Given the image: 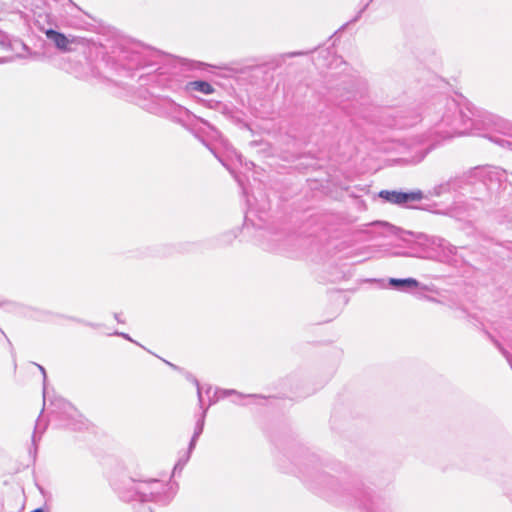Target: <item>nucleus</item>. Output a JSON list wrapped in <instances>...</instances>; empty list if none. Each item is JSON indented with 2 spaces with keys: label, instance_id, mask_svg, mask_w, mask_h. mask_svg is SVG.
<instances>
[{
  "label": "nucleus",
  "instance_id": "obj_1",
  "mask_svg": "<svg viewBox=\"0 0 512 512\" xmlns=\"http://www.w3.org/2000/svg\"><path fill=\"white\" fill-rule=\"evenodd\" d=\"M475 113L468 104L454 98H440L423 118L428 134H413L401 142L403 160L410 164L420 163L441 140L462 135H477Z\"/></svg>",
  "mask_w": 512,
  "mask_h": 512
},
{
  "label": "nucleus",
  "instance_id": "obj_2",
  "mask_svg": "<svg viewBox=\"0 0 512 512\" xmlns=\"http://www.w3.org/2000/svg\"><path fill=\"white\" fill-rule=\"evenodd\" d=\"M505 177V171L498 167L485 166L474 168L467 177V180L469 183L479 181L488 191H493L500 187Z\"/></svg>",
  "mask_w": 512,
  "mask_h": 512
},
{
  "label": "nucleus",
  "instance_id": "obj_3",
  "mask_svg": "<svg viewBox=\"0 0 512 512\" xmlns=\"http://www.w3.org/2000/svg\"><path fill=\"white\" fill-rule=\"evenodd\" d=\"M131 489L134 494L129 499H138L142 502L155 501L164 489V485L158 480L132 482ZM128 500V498H126Z\"/></svg>",
  "mask_w": 512,
  "mask_h": 512
},
{
  "label": "nucleus",
  "instance_id": "obj_4",
  "mask_svg": "<svg viewBox=\"0 0 512 512\" xmlns=\"http://www.w3.org/2000/svg\"><path fill=\"white\" fill-rule=\"evenodd\" d=\"M171 111H167L171 119L182 126L188 128L194 125L195 121H199L207 126H209L208 122L202 118H199L192 114L188 109L175 104L174 102H169Z\"/></svg>",
  "mask_w": 512,
  "mask_h": 512
},
{
  "label": "nucleus",
  "instance_id": "obj_5",
  "mask_svg": "<svg viewBox=\"0 0 512 512\" xmlns=\"http://www.w3.org/2000/svg\"><path fill=\"white\" fill-rule=\"evenodd\" d=\"M379 197L392 204L403 205L410 201H419L423 199V193L420 190L412 192L382 190L379 193Z\"/></svg>",
  "mask_w": 512,
  "mask_h": 512
},
{
  "label": "nucleus",
  "instance_id": "obj_6",
  "mask_svg": "<svg viewBox=\"0 0 512 512\" xmlns=\"http://www.w3.org/2000/svg\"><path fill=\"white\" fill-rule=\"evenodd\" d=\"M59 405L62 408V412H55L52 413L55 414L56 417H58L60 420H62L64 423V426L67 428H70L72 430H80L84 423L77 419L79 416L77 411L69 404L62 400L58 401Z\"/></svg>",
  "mask_w": 512,
  "mask_h": 512
},
{
  "label": "nucleus",
  "instance_id": "obj_7",
  "mask_svg": "<svg viewBox=\"0 0 512 512\" xmlns=\"http://www.w3.org/2000/svg\"><path fill=\"white\" fill-rule=\"evenodd\" d=\"M191 381L195 384V386L197 388L199 407L202 409V413L196 422V426H195L194 433H193L194 438H199L204 429L205 417H206L208 407H206V408L203 407L202 388L200 386L199 381L195 377H191Z\"/></svg>",
  "mask_w": 512,
  "mask_h": 512
},
{
  "label": "nucleus",
  "instance_id": "obj_8",
  "mask_svg": "<svg viewBox=\"0 0 512 512\" xmlns=\"http://www.w3.org/2000/svg\"><path fill=\"white\" fill-rule=\"evenodd\" d=\"M45 35L48 40L54 43V45L61 51H71L70 44L74 43V39H69L63 33H60L53 29L45 31Z\"/></svg>",
  "mask_w": 512,
  "mask_h": 512
},
{
  "label": "nucleus",
  "instance_id": "obj_9",
  "mask_svg": "<svg viewBox=\"0 0 512 512\" xmlns=\"http://www.w3.org/2000/svg\"><path fill=\"white\" fill-rule=\"evenodd\" d=\"M465 183L464 178H454L449 181L442 183L434 188V195L441 196L445 193H449L452 191H457L463 189V184Z\"/></svg>",
  "mask_w": 512,
  "mask_h": 512
},
{
  "label": "nucleus",
  "instance_id": "obj_10",
  "mask_svg": "<svg viewBox=\"0 0 512 512\" xmlns=\"http://www.w3.org/2000/svg\"><path fill=\"white\" fill-rule=\"evenodd\" d=\"M389 285L398 291L408 292L411 289L418 288L420 283L414 278H390Z\"/></svg>",
  "mask_w": 512,
  "mask_h": 512
},
{
  "label": "nucleus",
  "instance_id": "obj_11",
  "mask_svg": "<svg viewBox=\"0 0 512 512\" xmlns=\"http://www.w3.org/2000/svg\"><path fill=\"white\" fill-rule=\"evenodd\" d=\"M231 395H235L238 399L248 398V397L249 398L256 397V395H252V394H249V395L241 394L233 389H218L217 388V389H214V391H213V398L210 399V403H208V407L215 404L219 400L229 397Z\"/></svg>",
  "mask_w": 512,
  "mask_h": 512
},
{
  "label": "nucleus",
  "instance_id": "obj_12",
  "mask_svg": "<svg viewBox=\"0 0 512 512\" xmlns=\"http://www.w3.org/2000/svg\"><path fill=\"white\" fill-rule=\"evenodd\" d=\"M186 87L190 91H197L204 95H210L214 92L213 86L209 82L204 80L188 82Z\"/></svg>",
  "mask_w": 512,
  "mask_h": 512
},
{
  "label": "nucleus",
  "instance_id": "obj_13",
  "mask_svg": "<svg viewBox=\"0 0 512 512\" xmlns=\"http://www.w3.org/2000/svg\"><path fill=\"white\" fill-rule=\"evenodd\" d=\"M499 129L503 134L512 137V123L501 120Z\"/></svg>",
  "mask_w": 512,
  "mask_h": 512
},
{
  "label": "nucleus",
  "instance_id": "obj_14",
  "mask_svg": "<svg viewBox=\"0 0 512 512\" xmlns=\"http://www.w3.org/2000/svg\"><path fill=\"white\" fill-rule=\"evenodd\" d=\"M319 477L321 484H324L325 486L334 488L336 485V480L328 475H320Z\"/></svg>",
  "mask_w": 512,
  "mask_h": 512
},
{
  "label": "nucleus",
  "instance_id": "obj_15",
  "mask_svg": "<svg viewBox=\"0 0 512 512\" xmlns=\"http://www.w3.org/2000/svg\"><path fill=\"white\" fill-rule=\"evenodd\" d=\"M197 440H198V438H194V436H192L190 443H189L188 451L185 454V462H188V460L190 459V455L196 446Z\"/></svg>",
  "mask_w": 512,
  "mask_h": 512
},
{
  "label": "nucleus",
  "instance_id": "obj_16",
  "mask_svg": "<svg viewBox=\"0 0 512 512\" xmlns=\"http://www.w3.org/2000/svg\"><path fill=\"white\" fill-rule=\"evenodd\" d=\"M37 367L43 375V398L45 400L46 399V371H45V368L39 364H37Z\"/></svg>",
  "mask_w": 512,
  "mask_h": 512
},
{
  "label": "nucleus",
  "instance_id": "obj_17",
  "mask_svg": "<svg viewBox=\"0 0 512 512\" xmlns=\"http://www.w3.org/2000/svg\"><path fill=\"white\" fill-rule=\"evenodd\" d=\"M495 142L499 144L500 146L506 147L510 150H512V142L506 139H496Z\"/></svg>",
  "mask_w": 512,
  "mask_h": 512
},
{
  "label": "nucleus",
  "instance_id": "obj_18",
  "mask_svg": "<svg viewBox=\"0 0 512 512\" xmlns=\"http://www.w3.org/2000/svg\"><path fill=\"white\" fill-rule=\"evenodd\" d=\"M187 462H185V456L181 457L178 462L176 463L175 467H174V470H177V469H182L184 467V465L186 464Z\"/></svg>",
  "mask_w": 512,
  "mask_h": 512
},
{
  "label": "nucleus",
  "instance_id": "obj_19",
  "mask_svg": "<svg viewBox=\"0 0 512 512\" xmlns=\"http://www.w3.org/2000/svg\"><path fill=\"white\" fill-rule=\"evenodd\" d=\"M371 1H372V0H369V1H368V2L363 6V8L358 12V14L356 15V17L354 18V20H353V21H357V20L361 17L362 13H363V12L365 11V9L368 7V5H369V3H370Z\"/></svg>",
  "mask_w": 512,
  "mask_h": 512
},
{
  "label": "nucleus",
  "instance_id": "obj_20",
  "mask_svg": "<svg viewBox=\"0 0 512 512\" xmlns=\"http://www.w3.org/2000/svg\"><path fill=\"white\" fill-rule=\"evenodd\" d=\"M115 335L121 336V337H123L124 339H126V340H128V341H131V342H134V343H135V341H134V340H133V339H132L128 334H126V333L116 332V333H115Z\"/></svg>",
  "mask_w": 512,
  "mask_h": 512
},
{
  "label": "nucleus",
  "instance_id": "obj_21",
  "mask_svg": "<svg viewBox=\"0 0 512 512\" xmlns=\"http://www.w3.org/2000/svg\"><path fill=\"white\" fill-rule=\"evenodd\" d=\"M213 391L214 389L211 386H208L205 390V393L208 396L209 400L213 398Z\"/></svg>",
  "mask_w": 512,
  "mask_h": 512
},
{
  "label": "nucleus",
  "instance_id": "obj_22",
  "mask_svg": "<svg viewBox=\"0 0 512 512\" xmlns=\"http://www.w3.org/2000/svg\"><path fill=\"white\" fill-rule=\"evenodd\" d=\"M38 427H39V424L37 423L36 426H35L33 437H32V442H33L34 445L36 443V434L38 432Z\"/></svg>",
  "mask_w": 512,
  "mask_h": 512
},
{
  "label": "nucleus",
  "instance_id": "obj_23",
  "mask_svg": "<svg viewBox=\"0 0 512 512\" xmlns=\"http://www.w3.org/2000/svg\"><path fill=\"white\" fill-rule=\"evenodd\" d=\"M0 306H4V307H12V306H13V303H12V302H9V301H3V302H0Z\"/></svg>",
  "mask_w": 512,
  "mask_h": 512
},
{
  "label": "nucleus",
  "instance_id": "obj_24",
  "mask_svg": "<svg viewBox=\"0 0 512 512\" xmlns=\"http://www.w3.org/2000/svg\"><path fill=\"white\" fill-rule=\"evenodd\" d=\"M302 54H303L302 52H292V53H289L288 56L293 57V56L302 55Z\"/></svg>",
  "mask_w": 512,
  "mask_h": 512
},
{
  "label": "nucleus",
  "instance_id": "obj_25",
  "mask_svg": "<svg viewBox=\"0 0 512 512\" xmlns=\"http://www.w3.org/2000/svg\"><path fill=\"white\" fill-rule=\"evenodd\" d=\"M31 512H44V511L41 508H38V509H35V510L31 511Z\"/></svg>",
  "mask_w": 512,
  "mask_h": 512
},
{
  "label": "nucleus",
  "instance_id": "obj_26",
  "mask_svg": "<svg viewBox=\"0 0 512 512\" xmlns=\"http://www.w3.org/2000/svg\"><path fill=\"white\" fill-rule=\"evenodd\" d=\"M115 319H116L118 322H121L120 317L118 316V314H115Z\"/></svg>",
  "mask_w": 512,
  "mask_h": 512
},
{
  "label": "nucleus",
  "instance_id": "obj_27",
  "mask_svg": "<svg viewBox=\"0 0 512 512\" xmlns=\"http://www.w3.org/2000/svg\"><path fill=\"white\" fill-rule=\"evenodd\" d=\"M233 402L236 403V404H240V402L238 400H236V399L233 400Z\"/></svg>",
  "mask_w": 512,
  "mask_h": 512
}]
</instances>
